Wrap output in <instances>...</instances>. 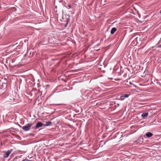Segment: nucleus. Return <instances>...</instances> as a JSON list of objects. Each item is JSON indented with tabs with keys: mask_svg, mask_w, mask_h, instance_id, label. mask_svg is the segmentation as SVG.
I'll return each mask as SVG.
<instances>
[{
	"mask_svg": "<svg viewBox=\"0 0 161 161\" xmlns=\"http://www.w3.org/2000/svg\"><path fill=\"white\" fill-rule=\"evenodd\" d=\"M32 125L31 124H27L23 127L22 129L25 131L29 130H30Z\"/></svg>",
	"mask_w": 161,
	"mask_h": 161,
	"instance_id": "nucleus-1",
	"label": "nucleus"
},
{
	"mask_svg": "<svg viewBox=\"0 0 161 161\" xmlns=\"http://www.w3.org/2000/svg\"><path fill=\"white\" fill-rule=\"evenodd\" d=\"M43 124L41 122H38L36 125L35 127L36 128H38L40 127L43 126Z\"/></svg>",
	"mask_w": 161,
	"mask_h": 161,
	"instance_id": "nucleus-2",
	"label": "nucleus"
},
{
	"mask_svg": "<svg viewBox=\"0 0 161 161\" xmlns=\"http://www.w3.org/2000/svg\"><path fill=\"white\" fill-rule=\"evenodd\" d=\"M12 149H10L8 151L6 154V156L5 157V158H7L8 157L9 155L12 152Z\"/></svg>",
	"mask_w": 161,
	"mask_h": 161,
	"instance_id": "nucleus-3",
	"label": "nucleus"
},
{
	"mask_svg": "<svg viewBox=\"0 0 161 161\" xmlns=\"http://www.w3.org/2000/svg\"><path fill=\"white\" fill-rule=\"evenodd\" d=\"M145 135L147 137L149 138L152 136L153 134L150 132H147L146 133Z\"/></svg>",
	"mask_w": 161,
	"mask_h": 161,
	"instance_id": "nucleus-4",
	"label": "nucleus"
},
{
	"mask_svg": "<svg viewBox=\"0 0 161 161\" xmlns=\"http://www.w3.org/2000/svg\"><path fill=\"white\" fill-rule=\"evenodd\" d=\"M148 115V113H145L142 114L141 115V117L143 118L144 119Z\"/></svg>",
	"mask_w": 161,
	"mask_h": 161,
	"instance_id": "nucleus-5",
	"label": "nucleus"
},
{
	"mask_svg": "<svg viewBox=\"0 0 161 161\" xmlns=\"http://www.w3.org/2000/svg\"><path fill=\"white\" fill-rule=\"evenodd\" d=\"M117 29L115 28H113L112 29L111 31V34H113L114 32L116 31Z\"/></svg>",
	"mask_w": 161,
	"mask_h": 161,
	"instance_id": "nucleus-6",
	"label": "nucleus"
},
{
	"mask_svg": "<svg viewBox=\"0 0 161 161\" xmlns=\"http://www.w3.org/2000/svg\"><path fill=\"white\" fill-rule=\"evenodd\" d=\"M52 122L51 121H47L46 122V124L44 126H48L51 125Z\"/></svg>",
	"mask_w": 161,
	"mask_h": 161,
	"instance_id": "nucleus-7",
	"label": "nucleus"
},
{
	"mask_svg": "<svg viewBox=\"0 0 161 161\" xmlns=\"http://www.w3.org/2000/svg\"><path fill=\"white\" fill-rule=\"evenodd\" d=\"M130 95L128 94H125L124 95L122 96H120L121 98H122L123 97L127 98Z\"/></svg>",
	"mask_w": 161,
	"mask_h": 161,
	"instance_id": "nucleus-8",
	"label": "nucleus"
},
{
	"mask_svg": "<svg viewBox=\"0 0 161 161\" xmlns=\"http://www.w3.org/2000/svg\"><path fill=\"white\" fill-rule=\"evenodd\" d=\"M29 160L27 159H25L23 160L22 161H28Z\"/></svg>",
	"mask_w": 161,
	"mask_h": 161,
	"instance_id": "nucleus-9",
	"label": "nucleus"
},
{
	"mask_svg": "<svg viewBox=\"0 0 161 161\" xmlns=\"http://www.w3.org/2000/svg\"><path fill=\"white\" fill-rule=\"evenodd\" d=\"M158 47H161V45H159V46H158Z\"/></svg>",
	"mask_w": 161,
	"mask_h": 161,
	"instance_id": "nucleus-10",
	"label": "nucleus"
},
{
	"mask_svg": "<svg viewBox=\"0 0 161 161\" xmlns=\"http://www.w3.org/2000/svg\"><path fill=\"white\" fill-rule=\"evenodd\" d=\"M68 6V7H69V8H71V6H70V5H69Z\"/></svg>",
	"mask_w": 161,
	"mask_h": 161,
	"instance_id": "nucleus-11",
	"label": "nucleus"
},
{
	"mask_svg": "<svg viewBox=\"0 0 161 161\" xmlns=\"http://www.w3.org/2000/svg\"><path fill=\"white\" fill-rule=\"evenodd\" d=\"M132 39V38H130V41H131Z\"/></svg>",
	"mask_w": 161,
	"mask_h": 161,
	"instance_id": "nucleus-12",
	"label": "nucleus"
},
{
	"mask_svg": "<svg viewBox=\"0 0 161 161\" xmlns=\"http://www.w3.org/2000/svg\"><path fill=\"white\" fill-rule=\"evenodd\" d=\"M160 13L161 14V10L160 11Z\"/></svg>",
	"mask_w": 161,
	"mask_h": 161,
	"instance_id": "nucleus-13",
	"label": "nucleus"
},
{
	"mask_svg": "<svg viewBox=\"0 0 161 161\" xmlns=\"http://www.w3.org/2000/svg\"><path fill=\"white\" fill-rule=\"evenodd\" d=\"M4 85H5V86H6V83H4Z\"/></svg>",
	"mask_w": 161,
	"mask_h": 161,
	"instance_id": "nucleus-14",
	"label": "nucleus"
},
{
	"mask_svg": "<svg viewBox=\"0 0 161 161\" xmlns=\"http://www.w3.org/2000/svg\"><path fill=\"white\" fill-rule=\"evenodd\" d=\"M160 40H161V38H160Z\"/></svg>",
	"mask_w": 161,
	"mask_h": 161,
	"instance_id": "nucleus-15",
	"label": "nucleus"
}]
</instances>
